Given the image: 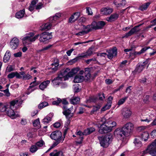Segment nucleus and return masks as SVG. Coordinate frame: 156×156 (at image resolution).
<instances>
[{
  "label": "nucleus",
  "instance_id": "1",
  "mask_svg": "<svg viewBox=\"0 0 156 156\" xmlns=\"http://www.w3.org/2000/svg\"><path fill=\"white\" fill-rule=\"evenodd\" d=\"M51 33L43 32L40 35L38 34L34 36V34L33 32H30L25 34L22 39L23 43L25 45H28L32 42L34 41L40 36L39 40L41 42L44 43L51 39L52 36Z\"/></svg>",
  "mask_w": 156,
  "mask_h": 156
},
{
  "label": "nucleus",
  "instance_id": "2",
  "mask_svg": "<svg viewBox=\"0 0 156 156\" xmlns=\"http://www.w3.org/2000/svg\"><path fill=\"white\" fill-rule=\"evenodd\" d=\"M22 101L21 100H19L17 99H16L11 101L10 103V107L7 112V115L12 119H14L16 118L20 117V115L15 113L14 109L15 105L19 106L20 105Z\"/></svg>",
  "mask_w": 156,
  "mask_h": 156
},
{
  "label": "nucleus",
  "instance_id": "3",
  "mask_svg": "<svg viewBox=\"0 0 156 156\" xmlns=\"http://www.w3.org/2000/svg\"><path fill=\"white\" fill-rule=\"evenodd\" d=\"M98 139L101 146L104 148L107 147L111 144L112 139V135L108 133L105 136H98Z\"/></svg>",
  "mask_w": 156,
  "mask_h": 156
},
{
  "label": "nucleus",
  "instance_id": "4",
  "mask_svg": "<svg viewBox=\"0 0 156 156\" xmlns=\"http://www.w3.org/2000/svg\"><path fill=\"white\" fill-rule=\"evenodd\" d=\"M61 16V14L60 13H57L53 17H50L48 20L49 22L44 23L41 26V30H49L50 29L53 25L52 23L55 22Z\"/></svg>",
  "mask_w": 156,
  "mask_h": 156
},
{
  "label": "nucleus",
  "instance_id": "5",
  "mask_svg": "<svg viewBox=\"0 0 156 156\" xmlns=\"http://www.w3.org/2000/svg\"><path fill=\"white\" fill-rule=\"evenodd\" d=\"M73 110V106H71L69 109H67L66 106H64L63 107L62 113L65 115L67 119V121L65 123L64 126L67 128H68V127L70 123L71 118L73 115V113L72 112Z\"/></svg>",
  "mask_w": 156,
  "mask_h": 156
},
{
  "label": "nucleus",
  "instance_id": "6",
  "mask_svg": "<svg viewBox=\"0 0 156 156\" xmlns=\"http://www.w3.org/2000/svg\"><path fill=\"white\" fill-rule=\"evenodd\" d=\"M114 135L118 139L123 140L128 134L122 127L117 128L114 132Z\"/></svg>",
  "mask_w": 156,
  "mask_h": 156
},
{
  "label": "nucleus",
  "instance_id": "7",
  "mask_svg": "<svg viewBox=\"0 0 156 156\" xmlns=\"http://www.w3.org/2000/svg\"><path fill=\"white\" fill-rule=\"evenodd\" d=\"M67 80H68L67 77H66L62 70L61 71L58 76L52 81V82L53 83L54 85L56 86L57 85H59L62 81H65Z\"/></svg>",
  "mask_w": 156,
  "mask_h": 156
},
{
  "label": "nucleus",
  "instance_id": "8",
  "mask_svg": "<svg viewBox=\"0 0 156 156\" xmlns=\"http://www.w3.org/2000/svg\"><path fill=\"white\" fill-rule=\"evenodd\" d=\"M144 153H149L152 156H156V139L144 151Z\"/></svg>",
  "mask_w": 156,
  "mask_h": 156
},
{
  "label": "nucleus",
  "instance_id": "9",
  "mask_svg": "<svg viewBox=\"0 0 156 156\" xmlns=\"http://www.w3.org/2000/svg\"><path fill=\"white\" fill-rule=\"evenodd\" d=\"M50 137L52 140H58V142L63 141L64 140V138L62 136V133L60 131L53 132L51 134Z\"/></svg>",
  "mask_w": 156,
  "mask_h": 156
},
{
  "label": "nucleus",
  "instance_id": "10",
  "mask_svg": "<svg viewBox=\"0 0 156 156\" xmlns=\"http://www.w3.org/2000/svg\"><path fill=\"white\" fill-rule=\"evenodd\" d=\"M79 70V69L78 68H74L71 70L69 68H67L65 70L62 71L68 80L69 78L73 76L74 74L77 73Z\"/></svg>",
  "mask_w": 156,
  "mask_h": 156
},
{
  "label": "nucleus",
  "instance_id": "11",
  "mask_svg": "<svg viewBox=\"0 0 156 156\" xmlns=\"http://www.w3.org/2000/svg\"><path fill=\"white\" fill-rule=\"evenodd\" d=\"M105 122H104V123L101 124L100 126H98L99 128L98 132L101 134L107 133L112 131L111 127L105 124Z\"/></svg>",
  "mask_w": 156,
  "mask_h": 156
},
{
  "label": "nucleus",
  "instance_id": "12",
  "mask_svg": "<svg viewBox=\"0 0 156 156\" xmlns=\"http://www.w3.org/2000/svg\"><path fill=\"white\" fill-rule=\"evenodd\" d=\"M148 63V61H146L143 62L139 63L136 66V67L134 71L136 73H139L141 72L144 69L146 66V65Z\"/></svg>",
  "mask_w": 156,
  "mask_h": 156
},
{
  "label": "nucleus",
  "instance_id": "13",
  "mask_svg": "<svg viewBox=\"0 0 156 156\" xmlns=\"http://www.w3.org/2000/svg\"><path fill=\"white\" fill-rule=\"evenodd\" d=\"M141 24L137 26H135L132 28L128 32L126 33L125 35L123 36V38H127L128 37L133 34L139 31L140 29L139 28Z\"/></svg>",
  "mask_w": 156,
  "mask_h": 156
},
{
  "label": "nucleus",
  "instance_id": "14",
  "mask_svg": "<svg viewBox=\"0 0 156 156\" xmlns=\"http://www.w3.org/2000/svg\"><path fill=\"white\" fill-rule=\"evenodd\" d=\"M19 40L16 37H14L12 39L10 42V47L12 49H16L19 44Z\"/></svg>",
  "mask_w": 156,
  "mask_h": 156
},
{
  "label": "nucleus",
  "instance_id": "15",
  "mask_svg": "<svg viewBox=\"0 0 156 156\" xmlns=\"http://www.w3.org/2000/svg\"><path fill=\"white\" fill-rule=\"evenodd\" d=\"M59 65L58 60L57 58H55L54 59L53 62L51 64L49 69H51L52 72H54L58 70Z\"/></svg>",
  "mask_w": 156,
  "mask_h": 156
},
{
  "label": "nucleus",
  "instance_id": "16",
  "mask_svg": "<svg viewBox=\"0 0 156 156\" xmlns=\"http://www.w3.org/2000/svg\"><path fill=\"white\" fill-rule=\"evenodd\" d=\"M122 128L126 132V133L128 134V133H130L133 130L134 125L132 123L129 122L125 124L123 126Z\"/></svg>",
  "mask_w": 156,
  "mask_h": 156
},
{
  "label": "nucleus",
  "instance_id": "17",
  "mask_svg": "<svg viewBox=\"0 0 156 156\" xmlns=\"http://www.w3.org/2000/svg\"><path fill=\"white\" fill-rule=\"evenodd\" d=\"M122 114L123 116L125 118H129L132 115V112L129 108H125L122 110Z\"/></svg>",
  "mask_w": 156,
  "mask_h": 156
},
{
  "label": "nucleus",
  "instance_id": "18",
  "mask_svg": "<svg viewBox=\"0 0 156 156\" xmlns=\"http://www.w3.org/2000/svg\"><path fill=\"white\" fill-rule=\"evenodd\" d=\"M107 52L106 56L109 59H112L114 56H116L117 54V51L115 48L107 50Z\"/></svg>",
  "mask_w": 156,
  "mask_h": 156
},
{
  "label": "nucleus",
  "instance_id": "19",
  "mask_svg": "<svg viewBox=\"0 0 156 156\" xmlns=\"http://www.w3.org/2000/svg\"><path fill=\"white\" fill-rule=\"evenodd\" d=\"M76 135L79 136V137L78 139V140L76 141L77 144H80L82 142L83 139V135H85L84 133V132H82L81 131H79L76 133Z\"/></svg>",
  "mask_w": 156,
  "mask_h": 156
},
{
  "label": "nucleus",
  "instance_id": "20",
  "mask_svg": "<svg viewBox=\"0 0 156 156\" xmlns=\"http://www.w3.org/2000/svg\"><path fill=\"white\" fill-rule=\"evenodd\" d=\"M119 16V15L117 13L112 14L109 17H107L106 20L108 22H112L116 20Z\"/></svg>",
  "mask_w": 156,
  "mask_h": 156
},
{
  "label": "nucleus",
  "instance_id": "21",
  "mask_svg": "<svg viewBox=\"0 0 156 156\" xmlns=\"http://www.w3.org/2000/svg\"><path fill=\"white\" fill-rule=\"evenodd\" d=\"M53 116V114L52 113H50L48 114L46 117H45L42 120L44 124H47L49 123L51 120V119Z\"/></svg>",
  "mask_w": 156,
  "mask_h": 156
},
{
  "label": "nucleus",
  "instance_id": "22",
  "mask_svg": "<svg viewBox=\"0 0 156 156\" xmlns=\"http://www.w3.org/2000/svg\"><path fill=\"white\" fill-rule=\"evenodd\" d=\"M113 11L112 9L109 7L103 8L101 9V12L104 15H107L111 13Z\"/></svg>",
  "mask_w": 156,
  "mask_h": 156
},
{
  "label": "nucleus",
  "instance_id": "23",
  "mask_svg": "<svg viewBox=\"0 0 156 156\" xmlns=\"http://www.w3.org/2000/svg\"><path fill=\"white\" fill-rule=\"evenodd\" d=\"M87 58V55L85 52L83 53L78 55L77 57L70 61L73 63L76 62L79 58L80 59L82 58Z\"/></svg>",
  "mask_w": 156,
  "mask_h": 156
},
{
  "label": "nucleus",
  "instance_id": "24",
  "mask_svg": "<svg viewBox=\"0 0 156 156\" xmlns=\"http://www.w3.org/2000/svg\"><path fill=\"white\" fill-rule=\"evenodd\" d=\"M84 80V77L83 76L78 74L75 76L73 81L75 83H80L82 82Z\"/></svg>",
  "mask_w": 156,
  "mask_h": 156
},
{
  "label": "nucleus",
  "instance_id": "25",
  "mask_svg": "<svg viewBox=\"0 0 156 156\" xmlns=\"http://www.w3.org/2000/svg\"><path fill=\"white\" fill-rule=\"evenodd\" d=\"M50 156H64V155L62 151L54 150L50 154Z\"/></svg>",
  "mask_w": 156,
  "mask_h": 156
},
{
  "label": "nucleus",
  "instance_id": "26",
  "mask_svg": "<svg viewBox=\"0 0 156 156\" xmlns=\"http://www.w3.org/2000/svg\"><path fill=\"white\" fill-rule=\"evenodd\" d=\"M126 1L125 0L121 1L120 3H119L117 0L113 2V3L117 7H123L126 5Z\"/></svg>",
  "mask_w": 156,
  "mask_h": 156
},
{
  "label": "nucleus",
  "instance_id": "27",
  "mask_svg": "<svg viewBox=\"0 0 156 156\" xmlns=\"http://www.w3.org/2000/svg\"><path fill=\"white\" fill-rule=\"evenodd\" d=\"M50 80H46L42 82L39 85V88L41 90H44L46 88L50 83Z\"/></svg>",
  "mask_w": 156,
  "mask_h": 156
},
{
  "label": "nucleus",
  "instance_id": "28",
  "mask_svg": "<svg viewBox=\"0 0 156 156\" xmlns=\"http://www.w3.org/2000/svg\"><path fill=\"white\" fill-rule=\"evenodd\" d=\"M25 13V10L23 9L17 12L15 16L17 19H21L24 16Z\"/></svg>",
  "mask_w": 156,
  "mask_h": 156
},
{
  "label": "nucleus",
  "instance_id": "29",
  "mask_svg": "<svg viewBox=\"0 0 156 156\" xmlns=\"http://www.w3.org/2000/svg\"><path fill=\"white\" fill-rule=\"evenodd\" d=\"M95 129L94 127H90L87 128L85 129L84 131V133L85 135H87L92 133L95 131Z\"/></svg>",
  "mask_w": 156,
  "mask_h": 156
},
{
  "label": "nucleus",
  "instance_id": "30",
  "mask_svg": "<svg viewBox=\"0 0 156 156\" xmlns=\"http://www.w3.org/2000/svg\"><path fill=\"white\" fill-rule=\"evenodd\" d=\"M11 56L10 51L9 50L7 51L3 58V61L6 63L9 60Z\"/></svg>",
  "mask_w": 156,
  "mask_h": 156
},
{
  "label": "nucleus",
  "instance_id": "31",
  "mask_svg": "<svg viewBox=\"0 0 156 156\" xmlns=\"http://www.w3.org/2000/svg\"><path fill=\"white\" fill-rule=\"evenodd\" d=\"M149 136V133L147 132L143 133L141 135V138L142 140L146 141L147 140Z\"/></svg>",
  "mask_w": 156,
  "mask_h": 156
},
{
  "label": "nucleus",
  "instance_id": "32",
  "mask_svg": "<svg viewBox=\"0 0 156 156\" xmlns=\"http://www.w3.org/2000/svg\"><path fill=\"white\" fill-rule=\"evenodd\" d=\"M36 79L37 77H35L34 78V81L31 82L30 83V86L28 88V90L29 91H30L32 88L38 85L39 84V83L38 82H37L36 81Z\"/></svg>",
  "mask_w": 156,
  "mask_h": 156
},
{
  "label": "nucleus",
  "instance_id": "33",
  "mask_svg": "<svg viewBox=\"0 0 156 156\" xmlns=\"http://www.w3.org/2000/svg\"><path fill=\"white\" fill-rule=\"evenodd\" d=\"M85 74L86 79L87 80H89L90 78V69L88 68H85Z\"/></svg>",
  "mask_w": 156,
  "mask_h": 156
},
{
  "label": "nucleus",
  "instance_id": "34",
  "mask_svg": "<svg viewBox=\"0 0 156 156\" xmlns=\"http://www.w3.org/2000/svg\"><path fill=\"white\" fill-rule=\"evenodd\" d=\"M70 100L71 104L75 105L76 104L79 103L80 98L78 97H75L70 99Z\"/></svg>",
  "mask_w": 156,
  "mask_h": 156
},
{
  "label": "nucleus",
  "instance_id": "35",
  "mask_svg": "<svg viewBox=\"0 0 156 156\" xmlns=\"http://www.w3.org/2000/svg\"><path fill=\"white\" fill-rule=\"evenodd\" d=\"M35 144L38 149H40L44 145L45 143L43 140H41L37 142Z\"/></svg>",
  "mask_w": 156,
  "mask_h": 156
},
{
  "label": "nucleus",
  "instance_id": "36",
  "mask_svg": "<svg viewBox=\"0 0 156 156\" xmlns=\"http://www.w3.org/2000/svg\"><path fill=\"white\" fill-rule=\"evenodd\" d=\"M112 103V101L108 100L107 103L102 108V111H105L109 109L111 106Z\"/></svg>",
  "mask_w": 156,
  "mask_h": 156
},
{
  "label": "nucleus",
  "instance_id": "37",
  "mask_svg": "<svg viewBox=\"0 0 156 156\" xmlns=\"http://www.w3.org/2000/svg\"><path fill=\"white\" fill-rule=\"evenodd\" d=\"M139 137L137 138H136L133 142L135 146L137 147H139L142 146V144L141 142L138 139Z\"/></svg>",
  "mask_w": 156,
  "mask_h": 156
},
{
  "label": "nucleus",
  "instance_id": "38",
  "mask_svg": "<svg viewBox=\"0 0 156 156\" xmlns=\"http://www.w3.org/2000/svg\"><path fill=\"white\" fill-rule=\"evenodd\" d=\"M150 4V3L148 2L141 5L139 8L140 10L143 11L147 9V7L149 6Z\"/></svg>",
  "mask_w": 156,
  "mask_h": 156
},
{
  "label": "nucleus",
  "instance_id": "39",
  "mask_svg": "<svg viewBox=\"0 0 156 156\" xmlns=\"http://www.w3.org/2000/svg\"><path fill=\"white\" fill-rule=\"evenodd\" d=\"M101 108V106L99 105H97L93 107V108L91 111V114H93L98 111Z\"/></svg>",
  "mask_w": 156,
  "mask_h": 156
},
{
  "label": "nucleus",
  "instance_id": "40",
  "mask_svg": "<svg viewBox=\"0 0 156 156\" xmlns=\"http://www.w3.org/2000/svg\"><path fill=\"white\" fill-rule=\"evenodd\" d=\"M105 123H107L108 125H110L109 126L111 127L112 130V128L116 126V123L115 122H112L111 121H105Z\"/></svg>",
  "mask_w": 156,
  "mask_h": 156
},
{
  "label": "nucleus",
  "instance_id": "41",
  "mask_svg": "<svg viewBox=\"0 0 156 156\" xmlns=\"http://www.w3.org/2000/svg\"><path fill=\"white\" fill-rule=\"evenodd\" d=\"M38 149L37 147L35 144L31 146L30 149V151L32 153H34L36 152Z\"/></svg>",
  "mask_w": 156,
  "mask_h": 156
},
{
  "label": "nucleus",
  "instance_id": "42",
  "mask_svg": "<svg viewBox=\"0 0 156 156\" xmlns=\"http://www.w3.org/2000/svg\"><path fill=\"white\" fill-rule=\"evenodd\" d=\"M98 29H100L103 28L105 25V23L103 21H99L97 22Z\"/></svg>",
  "mask_w": 156,
  "mask_h": 156
},
{
  "label": "nucleus",
  "instance_id": "43",
  "mask_svg": "<svg viewBox=\"0 0 156 156\" xmlns=\"http://www.w3.org/2000/svg\"><path fill=\"white\" fill-rule=\"evenodd\" d=\"M83 30L86 34L92 30L90 25H88L87 26H84L83 28Z\"/></svg>",
  "mask_w": 156,
  "mask_h": 156
},
{
  "label": "nucleus",
  "instance_id": "44",
  "mask_svg": "<svg viewBox=\"0 0 156 156\" xmlns=\"http://www.w3.org/2000/svg\"><path fill=\"white\" fill-rule=\"evenodd\" d=\"M85 62H86V63L87 64H89L90 63H95V62L97 61V60L96 58H92L86 60L85 61Z\"/></svg>",
  "mask_w": 156,
  "mask_h": 156
},
{
  "label": "nucleus",
  "instance_id": "45",
  "mask_svg": "<svg viewBox=\"0 0 156 156\" xmlns=\"http://www.w3.org/2000/svg\"><path fill=\"white\" fill-rule=\"evenodd\" d=\"M128 96L124 97L120 99L118 102V105H119L123 104L128 98Z\"/></svg>",
  "mask_w": 156,
  "mask_h": 156
},
{
  "label": "nucleus",
  "instance_id": "46",
  "mask_svg": "<svg viewBox=\"0 0 156 156\" xmlns=\"http://www.w3.org/2000/svg\"><path fill=\"white\" fill-rule=\"evenodd\" d=\"M92 30H97L98 29V23L97 22L95 21H94L92 22L91 24L90 25Z\"/></svg>",
  "mask_w": 156,
  "mask_h": 156
},
{
  "label": "nucleus",
  "instance_id": "47",
  "mask_svg": "<svg viewBox=\"0 0 156 156\" xmlns=\"http://www.w3.org/2000/svg\"><path fill=\"white\" fill-rule=\"evenodd\" d=\"M48 104L46 101L43 102L40 104L38 105V108L40 109L42 108H43L48 106Z\"/></svg>",
  "mask_w": 156,
  "mask_h": 156
},
{
  "label": "nucleus",
  "instance_id": "48",
  "mask_svg": "<svg viewBox=\"0 0 156 156\" xmlns=\"http://www.w3.org/2000/svg\"><path fill=\"white\" fill-rule=\"evenodd\" d=\"M74 91L75 92H78L80 91V87L78 84H75L73 87Z\"/></svg>",
  "mask_w": 156,
  "mask_h": 156
},
{
  "label": "nucleus",
  "instance_id": "49",
  "mask_svg": "<svg viewBox=\"0 0 156 156\" xmlns=\"http://www.w3.org/2000/svg\"><path fill=\"white\" fill-rule=\"evenodd\" d=\"M6 106L3 105L2 103H0V111L2 112H4L6 110Z\"/></svg>",
  "mask_w": 156,
  "mask_h": 156
},
{
  "label": "nucleus",
  "instance_id": "50",
  "mask_svg": "<svg viewBox=\"0 0 156 156\" xmlns=\"http://www.w3.org/2000/svg\"><path fill=\"white\" fill-rule=\"evenodd\" d=\"M85 53L87 55V57L88 56L91 55L93 53L92 48H89Z\"/></svg>",
  "mask_w": 156,
  "mask_h": 156
},
{
  "label": "nucleus",
  "instance_id": "51",
  "mask_svg": "<svg viewBox=\"0 0 156 156\" xmlns=\"http://www.w3.org/2000/svg\"><path fill=\"white\" fill-rule=\"evenodd\" d=\"M61 100L60 98H58L57 101H54L52 102V104L53 105H58L61 102Z\"/></svg>",
  "mask_w": 156,
  "mask_h": 156
},
{
  "label": "nucleus",
  "instance_id": "52",
  "mask_svg": "<svg viewBox=\"0 0 156 156\" xmlns=\"http://www.w3.org/2000/svg\"><path fill=\"white\" fill-rule=\"evenodd\" d=\"M40 121L39 119L34 121L33 122V125L34 126H37L40 125Z\"/></svg>",
  "mask_w": 156,
  "mask_h": 156
},
{
  "label": "nucleus",
  "instance_id": "53",
  "mask_svg": "<svg viewBox=\"0 0 156 156\" xmlns=\"http://www.w3.org/2000/svg\"><path fill=\"white\" fill-rule=\"evenodd\" d=\"M16 76L15 75V72H12L11 73L9 74L8 76V78L9 79H12L15 77Z\"/></svg>",
  "mask_w": 156,
  "mask_h": 156
},
{
  "label": "nucleus",
  "instance_id": "54",
  "mask_svg": "<svg viewBox=\"0 0 156 156\" xmlns=\"http://www.w3.org/2000/svg\"><path fill=\"white\" fill-rule=\"evenodd\" d=\"M73 16L74 17L75 20H76L79 17L80 13L79 12H76L74 13Z\"/></svg>",
  "mask_w": 156,
  "mask_h": 156
},
{
  "label": "nucleus",
  "instance_id": "55",
  "mask_svg": "<svg viewBox=\"0 0 156 156\" xmlns=\"http://www.w3.org/2000/svg\"><path fill=\"white\" fill-rule=\"evenodd\" d=\"M61 102H62V104L64 105V106L62 107V109H63V107L64 106H66L67 108V109H69V108H68V107H67L66 105L68 104V101L65 99H63L62 101L61 100Z\"/></svg>",
  "mask_w": 156,
  "mask_h": 156
},
{
  "label": "nucleus",
  "instance_id": "56",
  "mask_svg": "<svg viewBox=\"0 0 156 156\" xmlns=\"http://www.w3.org/2000/svg\"><path fill=\"white\" fill-rule=\"evenodd\" d=\"M86 12L89 15H92L93 12L91 11V9L89 7L86 8Z\"/></svg>",
  "mask_w": 156,
  "mask_h": 156
},
{
  "label": "nucleus",
  "instance_id": "57",
  "mask_svg": "<svg viewBox=\"0 0 156 156\" xmlns=\"http://www.w3.org/2000/svg\"><path fill=\"white\" fill-rule=\"evenodd\" d=\"M1 91L3 92L5 94V95L7 97H9L10 96V93L9 92V89H6L5 90H1Z\"/></svg>",
  "mask_w": 156,
  "mask_h": 156
},
{
  "label": "nucleus",
  "instance_id": "58",
  "mask_svg": "<svg viewBox=\"0 0 156 156\" xmlns=\"http://www.w3.org/2000/svg\"><path fill=\"white\" fill-rule=\"evenodd\" d=\"M32 76L29 74H27L26 75L23 76V78L24 80H29L32 78Z\"/></svg>",
  "mask_w": 156,
  "mask_h": 156
},
{
  "label": "nucleus",
  "instance_id": "59",
  "mask_svg": "<svg viewBox=\"0 0 156 156\" xmlns=\"http://www.w3.org/2000/svg\"><path fill=\"white\" fill-rule=\"evenodd\" d=\"M85 34H86V33L84 30H83V31H80L79 33H76L75 35L77 36H83Z\"/></svg>",
  "mask_w": 156,
  "mask_h": 156
},
{
  "label": "nucleus",
  "instance_id": "60",
  "mask_svg": "<svg viewBox=\"0 0 156 156\" xmlns=\"http://www.w3.org/2000/svg\"><path fill=\"white\" fill-rule=\"evenodd\" d=\"M150 47H145L143 48H142L141 50L140 51L141 52V53L142 54L144 53L147 49L150 48Z\"/></svg>",
  "mask_w": 156,
  "mask_h": 156
},
{
  "label": "nucleus",
  "instance_id": "61",
  "mask_svg": "<svg viewBox=\"0 0 156 156\" xmlns=\"http://www.w3.org/2000/svg\"><path fill=\"white\" fill-rule=\"evenodd\" d=\"M52 45H49L43 48L42 49L39 50V51H42L44 50H48L51 47Z\"/></svg>",
  "mask_w": 156,
  "mask_h": 156
},
{
  "label": "nucleus",
  "instance_id": "62",
  "mask_svg": "<svg viewBox=\"0 0 156 156\" xmlns=\"http://www.w3.org/2000/svg\"><path fill=\"white\" fill-rule=\"evenodd\" d=\"M6 70L7 72H10L14 70L13 67L11 66H8L6 68Z\"/></svg>",
  "mask_w": 156,
  "mask_h": 156
},
{
  "label": "nucleus",
  "instance_id": "63",
  "mask_svg": "<svg viewBox=\"0 0 156 156\" xmlns=\"http://www.w3.org/2000/svg\"><path fill=\"white\" fill-rule=\"evenodd\" d=\"M22 53L21 52L19 51L16 53L14 54V56L16 57H20L22 55Z\"/></svg>",
  "mask_w": 156,
  "mask_h": 156
},
{
  "label": "nucleus",
  "instance_id": "64",
  "mask_svg": "<svg viewBox=\"0 0 156 156\" xmlns=\"http://www.w3.org/2000/svg\"><path fill=\"white\" fill-rule=\"evenodd\" d=\"M105 98V94L104 93H102V94H99V99L101 101H102L103 99H104Z\"/></svg>",
  "mask_w": 156,
  "mask_h": 156
}]
</instances>
